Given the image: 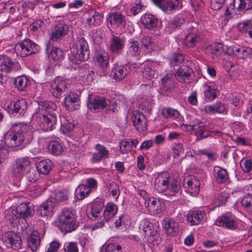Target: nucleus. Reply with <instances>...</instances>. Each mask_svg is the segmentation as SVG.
Masks as SVG:
<instances>
[{"label":"nucleus","instance_id":"obj_1","mask_svg":"<svg viewBox=\"0 0 252 252\" xmlns=\"http://www.w3.org/2000/svg\"><path fill=\"white\" fill-rule=\"evenodd\" d=\"M30 130V126L27 124H15L4 135L1 141L7 148L15 150H22L25 147L24 144L25 136Z\"/></svg>","mask_w":252,"mask_h":252},{"label":"nucleus","instance_id":"obj_2","mask_svg":"<svg viewBox=\"0 0 252 252\" xmlns=\"http://www.w3.org/2000/svg\"><path fill=\"white\" fill-rule=\"evenodd\" d=\"M57 223L59 228L64 233L75 230L77 225L74 211L71 208L63 209L58 216Z\"/></svg>","mask_w":252,"mask_h":252},{"label":"nucleus","instance_id":"obj_3","mask_svg":"<svg viewBox=\"0 0 252 252\" xmlns=\"http://www.w3.org/2000/svg\"><path fill=\"white\" fill-rule=\"evenodd\" d=\"M71 52L76 60L84 62L89 59V45L84 37L77 38L71 48Z\"/></svg>","mask_w":252,"mask_h":252},{"label":"nucleus","instance_id":"obj_4","mask_svg":"<svg viewBox=\"0 0 252 252\" xmlns=\"http://www.w3.org/2000/svg\"><path fill=\"white\" fill-rule=\"evenodd\" d=\"M40 47L31 40L25 39L15 46V52L17 55L24 57L39 52Z\"/></svg>","mask_w":252,"mask_h":252},{"label":"nucleus","instance_id":"obj_5","mask_svg":"<svg viewBox=\"0 0 252 252\" xmlns=\"http://www.w3.org/2000/svg\"><path fill=\"white\" fill-rule=\"evenodd\" d=\"M140 232L143 234L145 240L148 242L153 243L158 241L159 235L157 233L154 225L147 219L142 220L139 224Z\"/></svg>","mask_w":252,"mask_h":252},{"label":"nucleus","instance_id":"obj_6","mask_svg":"<svg viewBox=\"0 0 252 252\" xmlns=\"http://www.w3.org/2000/svg\"><path fill=\"white\" fill-rule=\"evenodd\" d=\"M30 161L27 158L16 159L11 166V173L13 177L20 179L28 171Z\"/></svg>","mask_w":252,"mask_h":252},{"label":"nucleus","instance_id":"obj_7","mask_svg":"<svg viewBox=\"0 0 252 252\" xmlns=\"http://www.w3.org/2000/svg\"><path fill=\"white\" fill-rule=\"evenodd\" d=\"M5 109L14 116L23 115L27 109V104L24 99L18 100L15 102H8L4 104Z\"/></svg>","mask_w":252,"mask_h":252},{"label":"nucleus","instance_id":"obj_8","mask_svg":"<svg viewBox=\"0 0 252 252\" xmlns=\"http://www.w3.org/2000/svg\"><path fill=\"white\" fill-rule=\"evenodd\" d=\"M21 68L20 64L7 55L0 56V71L8 73L17 71Z\"/></svg>","mask_w":252,"mask_h":252},{"label":"nucleus","instance_id":"obj_9","mask_svg":"<svg viewBox=\"0 0 252 252\" xmlns=\"http://www.w3.org/2000/svg\"><path fill=\"white\" fill-rule=\"evenodd\" d=\"M40 118L39 126L44 131L52 130L57 122V113H43Z\"/></svg>","mask_w":252,"mask_h":252},{"label":"nucleus","instance_id":"obj_10","mask_svg":"<svg viewBox=\"0 0 252 252\" xmlns=\"http://www.w3.org/2000/svg\"><path fill=\"white\" fill-rule=\"evenodd\" d=\"M109 100L104 97L90 95L88 97V108L94 111H98L105 108L108 105Z\"/></svg>","mask_w":252,"mask_h":252},{"label":"nucleus","instance_id":"obj_11","mask_svg":"<svg viewBox=\"0 0 252 252\" xmlns=\"http://www.w3.org/2000/svg\"><path fill=\"white\" fill-rule=\"evenodd\" d=\"M2 240L7 248L18 250L21 248L22 240L21 237L15 233L8 232L2 237Z\"/></svg>","mask_w":252,"mask_h":252},{"label":"nucleus","instance_id":"obj_12","mask_svg":"<svg viewBox=\"0 0 252 252\" xmlns=\"http://www.w3.org/2000/svg\"><path fill=\"white\" fill-rule=\"evenodd\" d=\"M67 82L62 77H58L51 84V92L54 96L60 98L66 89Z\"/></svg>","mask_w":252,"mask_h":252},{"label":"nucleus","instance_id":"obj_13","mask_svg":"<svg viewBox=\"0 0 252 252\" xmlns=\"http://www.w3.org/2000/svg\"><path fill=\"white\" fill-rule=\"evenodd\" d=\"M199 181L194 176H189L184 180V187L186 191L189 192L191 195L195 196L199 192Z\"/></svg>","mask_w":252,"mask_h":252},{"label":"nucleus","instance_id":"obj_14","mask_svg":"<svg viewBox=\"0 0 252 252\" xmlns=\"http://www.w3.org/2000/svg\"><path fill=\"white\" fill-rule=\"evenodd\" d=\"M191 129L195 131V135L198 140L206 138L208 137H213L219 132L209 130L202 122H198L190 126Z\"/></svg>","mask_w":252,"mask_h":252},{"label":"nucleus","instance_id":"obj_15","mask_svg":"<svg viewBox=\"0 0 252 252\" xmlns=\"http://www.w3.org/2000/svg\"><path fill=\"white\" fill-rule=\"evenodd\" d=\"M215 224L217 226L231 230H234L237 227V222L230 214H225L219 217L216 220Z\"/></svg>","mask_w":252,"mask_h":252},{"label":"nucleus","instance_id":"obj_16","mask_svg":"<svg viewBox=\"0 0 252 252\" xmlns=\"http://www.w3.org/2000/svg\"><path fill=\"white\" fill-rule=\"evenodd\" d=\"M68 32V26L64 23H59L52 30L50 39L56 42L60 41Z\"/></svg>","mask_w":252,"mask_h":252},{"label":"nucleus","instance_id":"obj_17","mask_svg":"<svg viewBox=\"0 0 252 252\" xmlns=\"http://www.w3.org/2000/svg\"><path fill=\"white\" fill-rule=\"evenodd\" d=\"M86 22L90 28L99 26L103 20V15L94 9H91L86 12Z\"/></svg>","mask_w":252,"mask_h":252},{"label":"nucleus","instance_id":"obj_18","mask_svg":"<svg viewBox=\"0 0 252 252\" xmlns=\"http://www.w3.org/2000/svg\"><path fill=\"white\" fill-rule=\"evenodd\" d=\"M169 174L167 172H163L158 174L155 181V188L158 192L166 191L169 187L170 183Z\"/></svg>","mask_w":252,"mask_h":252},{"label":"nucleus","instance_id":"obj_19","mask_svg":"<svg viewBox=\"0 0 252 252\" xmlns=\"http://www.w3.org/2000/svg\"><path fill=\"white\" fill-rule=\"evenodd\" d=\"M144 204L148 208L149 212L153 214H159L165 209V204L163 202L153 197L146 200Z\"/></svg>","mask_w":252,"mask_h":252},{"label":"nucleus","instance_id":"obj_20","mask_svg":"<svg viewBox=\"0 0 252 252\" xmlns=\"http://www.w3.org/2000/svg\"><path fill=\"white\" fill-rule=\"evenodd\" d=\"M64 104L68 110L78 109L80 104L78 95L73 92H69L64 98Z\"/></svg>","mask_w":252,"mask_h":252},{"label":"nucleus","instance_id":"obj_21","mask_svg":"<svg viewBox=\"0 0 252 252\" xmlns=\"http://www.w3.org/2000/svg\"><path fill=\"white\" fill-rule=\"evenodd\" d=\"M107 23L114 28L124 27L126 24V17L120 12H112L109 15Z\"/></svg>","mask_w":252,"mask_h":252},{"label":"nucleus","instance_id":"obj_22","mask_svg":"<svg viewBox=\"0 0 252 252\" xmlns=\"http://www.w3.org/2000/svg\"><path fill=\"white\" fill-rule=\"evenodd\" d=\"M133 125L139 131H143L147 128V120L142 113H133L131 117Z\"/></svg>","mask_w":252,"mask_h":252},{"label":"nucleus","instance_id":"obj_23","mask_svg":"<svg viewBox=\"0 0 252 252\" xmlns=\"http://www.w3.org/2000/svg\"><path fill=\"white\" fill-rule=\"evenodd\" d=\"M94 60L99 66L103 68L107 67L109 65V56L108 53L104 50H96Z\"/></svg>","mask_w":252,"mask_h":252},{"label":"nucleus","instance_id":"obj_24","mask_svg":"<svg viewBox=\"0 0 252 252\" xmlns=\"http://www.w3.org/2000/svg\"><path fill=\"white\" fill-rule=\"evenodd\" d=\"M140 20L145 28L152 31L155 30L158 24V19L154 15L150 14L143 15Z\"/></svg>","mask_w":252,"mask_h":252},{"label":"nucleus","instance_id":"obj_25","mask_svg":"<svg viewBox=\"0 0 252 252\" xmlns=\"http://www.w3.org/2000/svg\"><path fill=\"white\" fill-rule=\"evenodd\" d=\"M54 209V203L51 200H47L38 206L36 210V214L41 217L51 216Z\"/></svg>","mask_w":252,"mask_h":252},{"label":"nucleus","instance_id":"obj_26","mask_svg":"<svg viewBox=\"0 0 252 252\" xmlns=\"http://www.w3.org/2000/svg\"><path fill=\"white\" fill-rule=\"evenodd\" d=\"M205 216V213L204 211L194 210L188 214L187 220L191 225H197L203 220Z\"/></svg>","mask_w":252,"mask_h":252},{"label":"nucleus","instance_id":"obj_27","mask_svg":"<svg viewBox=\"0 0 252 252\" xmlns=\"http://www.w3.org/2000/svg\"><path fill=\"white\" fill-rule=\"evenodd\" d=\"M15 216L17 218H26L33 214V209L30 204L22 203L16 209Z\"/></svg>","mask_w":252,"mask_h":252},{"label":"nucleus","instance_id":"obj_28","mask_svg":"<svg viewBox=\"0 0 252 252\" xmlns=\"http://www.w3.org/2000/svg\"><path fill=\"white\" fill-rule=\"evenodd\" d=\"M95 149L97 152L93 154L92 158L93 162H97L108 158L109 152L104 146L97 144L95 145Z\"/></svg>","mask_w":252,"mask_h":252},{"label":"nucleus","instance_id":"obj_29","mask_svg":"<svg viewBox=\"0 0 252 252\" xmlns=\"http://www.w3.org/2000/svg\"><path fill=\"white\" fill-rule=\"evenodd\" d=\"M163 227L166 233L170 236L176 235L179 229L178 224L169 218H166L164 220Z\"/></svg>","mask_w":252,"mask_h":252},{"label":"nucleus","instance_id":"obj_30","mask_svg":"<svg viewBox=\"0 0 252 252\" xmlns=\"http://www.w3.org/2000/svg\"><path fill=\"white\" fill-rule=\"evenodd\" d=\"M104 205L99 201H95L92 205L91 211L88 214L90 219L95 220L96 219L101 218L103 216L102 210Z\"/></svg>","mask_w":252,"mask_h":252},{"label":"nucleus","instance_id":"obj_31","mask_svg":"<svg viewBox=\"0 0 252 252\" xmlns=\"http://www.w3.org/2000/svg\"><path fill=\"white\" fill-rule=\"evenodd\" d=\"M125 46L124 41L119 37L112 35L110 39V47L113 53H119Z\"/></svg>","mask_w":252,"mask_h":252},{"label":"nucleus","instance_id":"obj_32","mask_svg":"<svg viewBox=\"0 0 252 252\" xmlns=\"http://www.w3.org/2000/svg\"><path fill=\"white\" fill-rule=\"evenodd\" d=\"M38 231H32L28 240V245L32 252H35L39 248L40 244V239Z\"/></svg>","mask_w":252,"mask_h":252},{"label":"nucleus","instance_id":"obj_33","mask_svg":"<svg viewBox=\"0 0 252 252\" xmlns=\"http://www.w3.org/2000/svg\"><path fill=\"white\" fill-rule=\"evenodd\" d=\"M214 176L217 182L220 184L225 183L229 180V175L226 169L219 166L214 167Z\"/></svg>","mask_w":252,"mask_h":252},{"label":"nucleus","instance_id":"obj_34","mask_svg":"<svg viewBox=\"0 0 252 252\" xmlns=\"http://www.w3.org/2000/svg\"><path fill=\"white\" fill-rule=\"evenodd\" d=\"M46 52L49 54V57L54 61H61L64 58V51L56 47H47Z\"/></svg>","mask_w":252,"mask_h":252},{"label":"nucleus","instance_id":"obj_35","mask_svg":"<svg viewBox=\"0 0 252 252\" xmlns=\"http://www.w3.org/2000/svg\"><path fill=\"white\" fill-rule=\"evenodd\" d=\"M128 72V71L126 69V67L119 66L116 64L112 69L111 75L113 79L119 81L124 79L127 75Z\"/></svg>","mask_w":252,"mask_h":252},{"label":"nucleus","instance_id":"obj_36","mask_svg":"<svg viewBox=\"0 0 252 252\" xmlns=\"http://www.w3.org/2000/svg\"><path fill=\"white\" fill-rule=\"evenodd\" d=\"M192 70L189 67L183 65L180 66L175 74V77L179 82H185L189 79Z\"/></svg>","mask_w":252,"mask_h":252},{"label":"nucleus","instance_id":"obj_37","mask_svg":"<svg viewBox=\"0 0 252 252\" xmlns=\"http://www.w3.org/2000/svg\"><path fill=\"white\" fill-rule=\"evenodd\" d=\"M175 87V82L173 75L167 74L161 79V89L164 91L170 92Z\"/></svg>","mask_w":252,"mask_h":252},{"label":"nucleus","instance_id":"obj_38","mask_svg":"<svg viewBox=\"0 0 252 252\" xmlns=\"http://www.w3.org/2000/svg\"><path fill=\"white\" fill-rule=\"evenodd\" d=\"M179 4V0H163L160 8L164 12L170 14L175 10Z\"/></svg>","mask_w":252,"mask_h":252},{"label":"nucleus","instance_id":"obj_39","mask_svg":"<svg viewBox=\"0 0 252 252\" xmlns=\"http://www.w3.org/2000/svg\"><path fill=\"white\" fill-rule=\"evenodd\" d=\"M56 104L52 101H45L38 102V109L43 113H57Z\"/></svg>","mask_w":252,"mask_h":252},{"label":"nucleus","instance_id":"obj_40","mask_svg":"<svg viewBox=\"0 0 252 252\" xmlns=\"http://www.w3.org/2000/svg\"><path fill=\"white\" fill-rule=\"evenodd\" d=\"M14 83L20 91H26L31 84V81L25 76H20L15 79Z\"/></svg>","mask_w":252,"mask_h":252},{"label":"nucleus","instance_id":"obj_41","mask_svg":"<svg viewBox=\"0 0 252 252\" xmlns=\"http://www.w3.org/2000/svg\"><path fill=\"white\" fill-rule=\"evenodd\" d=\"M53 167L51 160L45 159L39 162L36 165V169L39 173L47 174L49 173Z\"/></svg>","mask_w":252,"mask_h":252},{"label":"nucleus","instance_id":"obj_42","mask_svg":"<svg viewBox=\"0 0 252 252\" xmlns=\"http://www.w3.org/2000/svg\"><path fill=\"white\" fill-rule=\"evenodd\" d=\"M219 91L218 89L212 87L210 85L204 86V94L206 99L209 101L214 100L218 95Z\"/></svg>","mask_w":252,"mask_h":252},{"label":"nucleus","instance_id":"obj_43","mask_svg":"<svg viewBox=\"0 0 252 252\" xmlns=\"http://www.w3.org/2000/svg\"><path fill=\"white\" fill-rule=\"evenodd\" d=\"M92 189L85 185H79L75 191V195L78 199L82 200L87 196Z\"/></svg>","mask_w":252,"mask_h":252},{"label":"nucleus","instance_id":"obj_44","mask_svg":"<svg viewBox=\"0 0 252 252\" xmlns=\"http://www.w3.org/2000/svg\"><path fill=\"white\" fill-rule=\"evenodd\" d=\"M234 5L239 10H249L252 8V0H234Z\"/></svg>","mask_w":252,"mask_h":252},{"label":"nucleus","instance_id":"obj_45","mask_svg":"<svg viewBox=\"0 0 252 252\" xmlns=\"http://www.w3.org/2000/svg\"><path fill=\"white\" fill-rule=\"evenodd\" d=\"M199 41V37L195 34H188L184 39V43L189 47H194Z\"/></svg>","mask_w":252,"mask_h":252},{"label":"nucleus","instance_id":"obj_46","mask_svg":"<svg viewBox=\"0 0 252 252\" xmlns=\"http://www.w3.org/2000/svg\"><path fill=\"white\" fill-rule=\"evenodd\" d=\"M49 148L51 153L55 155H60L63 151V145L57 141H52L50 143Z\"/></svg>","mask_w":252,"mask_h":252},{"label":"nucleus","instance_id":"obj_47","mask_svg":"<svg viewBox=\"0 0 252 252\" xmlns=\"http://www.w3.org/2000/svg\"><path fill=\"white\" fill-rule=\"evenodd\" d=\"M170 183L169 184V187L168 189H169L172 193L170 194V196H174L175 193L178 192L180 189V184L178 179L177 178H171L170 177Z\"/></svg>","mask_w":252,"mask_h":252},{"label":"nucleus","instance_id":"obj_48","mask_svg":"<svg viewBox=\"0 0 252 252\" xmlns=\"http://www.w3.org/2000/svg\"><path fill=\"white\" fill-rule=\"evenodd\" d=\"M140 52L141 50L138 42L133 40L130 41L128 53L132 56H136L139 55Z\"/></svg>","mask_w":252,"mask_h":252},{"label":"nucleus","instance_id":"obj_49","mask_svg":"<svg viewBox=\"0 0 252 252\" xmlns=\"http://www.w3.org/2000/svg\"><path fill=\"white\" fill-rule=\"evenodd\" d=\"M141 72L143 78L147 80H151L156 75L155 70L148 65H145Z\"/></svg>","mask_w":252,"mask_h":252},{"label":"nucleus","instance_id":"obj_50","mask_svg":"<svg viewBox=\"0 0 252 252\" xmlns=\"http://www.w3.org/2000/svg\"><path fill=\"white\" fill-rule=\"evenodd\" d=\"M141 45L147 50H155L157 45L151 37L149 36H145L141 40Z\"/></svg>","mask_w":252,"mask_h":252},{"label":"nucleus","instance_id":"obj_51","mask_svg":"<svg viewBox=\"0 0 252 252\" xmlns=\"http://www.w3.org/2000/svg\"><path fill=\"white\" fill-rule=\"evenodd\" d=\"M161 114L165 118L173 119H176L180 116V113L177 110L171 108L163 109Z\"/></svg>","mask_w":252,"mask_h":252},{"label":"nucleus","instance_id":"obj_52","mask_svg":"<svg viewBox=\"0 0 252 252\" xmlns=\"http://www.w3.org/2000/svg\"><path fill=\"white\" fill-rule=\"evenodd\" d=\"M117 212V206L112 203H108L105 209V211L103 213V215L107 219L111 218Z\"/></svg>","mask_w":252,"mask_h":252},{"label":"nucleus","instance_id":"obj_53","mask_svg":"<svg viewBox=\"0 0 252 252\" xmlns=\"http://www.w3.org/2000/svg\"><path fill=\"white\" fill-rule=\"evenodd\" d=\"M74 128V125L69 123L68 121L63 119V121L61 120V126L60 131L66 134L70 132Z\"/></svg>","mask_w":252,"mask_h":252},{"label":"nucleus","instance_id":"obj_54","mask_svg":"<svg viewBox=\"0 0 252 252\" xmlns=\"http://www.w3.org/2000/svg\"><path fill=\"white\" fill-rule=\"evenodd\" d=\"M9 148H7L5 146V144L1 141L0 143V164L3 163L8 157V149Z\"/></svg>","mask_w":252,"mask_h":252},{"label":"nucleus","instance_id":"obj_55","mask_svg":"<svg viewBox=\"0 0 252 252\" xmlns=\"http://www.w3.org/2000/svg\"><path fill=\"white\" fill-rule=\"evenodd\" d=\"M228 198V194L225 192H220L215 201L216 207H219L225 203Z\"/></svg>","mask_w":252,"mask_h":252},{"label":"nucleus","instance_id":"obj_56","mask_svg":"<svg viewBox=\"0 0 252 252\" xmlns=\"http://www.w3.org/2000/svg\"><path fill=\"white\" fill-rule=\"evenodd\" d=\"M184 20L179 17L175 18V19L170 23L168 24V28L171 31L180 28L183 24Z\"/></svg>","mask_w":252,"mask_h":252},{"label":"nucleus","instance_id":"obj_57","mask_svg":"<svg viewBox=\"0 0 252 252\" xmlns=\"http://www.w3.org/2000/svg\"><path fill=\"white\" fill-rule=\"evenodd\" d=\"M26 176L29 181L31 182H34L38 178V174L36 173V170L33 167L31 168L30 165L28 171L26 172Z\"/></svg>","mask_w":252,"mask_h":252},{"label":"nucleus","instance_id":"obj_58","mask_svg":"<svg viewBox=\"0 0 252 252\" xmlns=\"http://www.w3.org/2000/svg\"><path fill=\"white\" fill-rule=\"evenodd\" d=\"M184 60V57L180 53H174L170 59V64L174 66L181 63Z\"/></svg>","mask_w":252,"mask_h":252},{"label":"nucleus","instance_id":"obj_59","mask_svg":"<svg viewBox=\"0 0 252 252\" xmlns=\"http://www.w3.org/2000/svg\"><path fill=\"white\" fill-rule=\"evenodd\" d=\"M65 252H79L78 245L73 242L66 243L64 245Z\"/></svg>","mask_w":252,"mask_h":252},{"label":"nucleus","instance_id":"obj_60","mask_svg":"<svg viewBox=\"0 0 252 252\" xmlns=\"http://www.w3.org/2000/svg\"><path fill=\"white\" fill-rule=\"evenodd\" d=\"M224 51V46L220 43H218L214 44L211 48V52L212 54L216 56L220 55Z\"/></svg>","mask_w":252,"mask_h":252},{"label":"nucleus","instance_id":"obj_61","mask_svg":"<svg viewBox=\"0 0 252 252\" xmlns=\"http://www.w3.org/2000/svg\"><path fill=\"white\" fill-rule=\"evenodd\" d=\"M109 190L114 197H116V199L118 198L120 195V191L119 187L115 183H112L109 187Z\"/></svg>","mask_w":252,"mask_h":252},{"label":"nucleus","instance_id":"obj_62","mask_svg":"<svg viewBox=\"0 0 252 252\" xmlns=\"http://www.w3.org/2000/svg\"><path fill=\"white\" fill-rule=\"evenodd\" d=\"M240 165L243 170L246 173H249L252 169V161L249 159L242 160Z\"/></svg>","mask_w":252,"mask_h":252},{"label":"nucleus","instance_id":"obj_63","mask_svg":"<svg viewBox=\"0 0 252 252\" xmlns=\"http://www.w3.org/2000/svg\"><path fill=\"white\" fill-rule=\"evenodd\" d=\"M239 57L242 59L252 57V48L241 47Z\"/></svg>","mask_w":252,"mask_h":252},{"label":"nucleus","instance_id":"obj_64","mask_svg":"<svg viewBox=\"0 0 252 252\" xmlns=\"http://www.w3.org/2000/svg\"><path fill=\"white\" fill-rule=\"evenodd\" d=\"M242 205L248 211L252 210V199L251 197H244L241 199Z\"/></svg>","mask_w":252,"mask_h":252}]
</instances>
